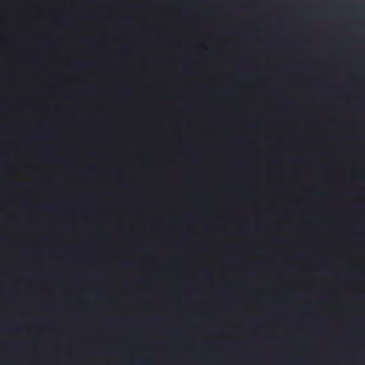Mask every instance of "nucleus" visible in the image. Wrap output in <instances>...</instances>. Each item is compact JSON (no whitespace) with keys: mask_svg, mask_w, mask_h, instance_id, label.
Instances as JSON below:
<instances>
[{"mask_svg":"<svg viewBox=\"0 0 365 365\" xmlns=\"http://www.w3.org/2000/svg\"><path fill=\"white\" fill-rule=\"evenodd\" d=\"M171 333L174 335H180L181 331L180 330H173L171 331Z\"/></svg>","mask_w":365,"mask_h":365,"instance_id":"nucleus-1","label":"nucleus"},{"mask_svg":"<svg viewBox=\"0 0 365 365\" xmlns=\"http://www.w3.org/2000/svg\"><path fill=\"white\" fill-rule=\"evenodd\" d=\"M225 93L227 94V95L231 96V95H232L234 93V92L232 91H227L225 92Z\"/></svg>","mask_w":365,"mask_h":365,"instance_id":"nucleus-2","label":"nucleus"}]
</instances>
